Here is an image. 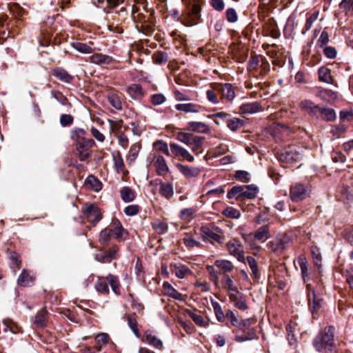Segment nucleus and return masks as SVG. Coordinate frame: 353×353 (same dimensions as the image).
Listing matches in <instances>:
<instances>
[{"label": "nucleus", "instance_id": "nucleus-58", "mask_svg": "<svg viewBox=\"0 0 353 353\" xmlns=\"http://www.w3.org/2000/svg\"><path fill=\"white\" fill-rule=\"evenodd\" d=\"M95 288L97 292L107 294L109 293V288L107 283L105 281H102L101 279H99L97 283L95 284Z\"/></svg>", "mask_w": 353, "mask_h": 353}, {"label": "nucleus", "instance_id": "nucleus-46", "mask_svg": "<svg viewBox=\"0 0 353 353\" xmlns=\"http://www.w3.org/2000/svg\"><path fill=\"white\" fill-rule=\"evenodd\" d=\"M205 138L203 137H194V139L191 143V150L193 152L198 154L199 150L201 149Z\"/></svg>", "mask_w": 353, "mask_h": 353}, {"label": "nucleus", "instance_id": "nucleus-48", "mask_svg": "<svg viewBox=\"0 0 353 353\" xmlns=\"http://www.w3.org/2000/svg\"><path fill=\"white\" fill-rule=\"evenodd\" d=\"M258 188L254 185H250L244 187V197L246 199H253L256 196Z\"/></svg>", "mask_w": 353, "mask_h": 353}, {"label": "nucleus", "instance_id": "nucleus-61", "mask_svg": "<svg viewBox=\"0 0 353 353\" xmlns=\"http://www.w3.org/2000/svg\"><path fill=\"white\" fill-rule=\"evenodd\" d=\"M201 229H202L203 232V233H204V234H205L208 238H210V239H212V240H214V241H216V242H219V241H221V236L219 234H216V233H215V232H214L211 231V230H210L209 228H208L202 227V228H201Z\"/></svg>", "mask_w": 353, "mask_h": 353}, {"label": "nucleus", "instance_id": "nucleus-24", "mask_svg": "<svg viewBox=\"0 0 353 353\" xmlns=\"http://www.w3.org/2000/svg\"><path fill=\"white\" fill-rule=\"evenodd\" d=\"M214 265L219 269L220 272L226 274L234 269L232 263L228 260L219 259L214 262Z\"/></svg>", "mask_w": 353, "mask_h": 353}, {"label": "nucleus", "instance_id": "nucleus-17", "mask_svg": "<svg viewBox=\"0 0 353 353\" xmlns=\"http://www.w3.org/2000/svg\"><path fill=\"white\" fill-rule=\"evenodd\" d=\"M242 332L241 334L235 335L234 339L238 343L252 341L256 338V330L254 327H251Z\"/></svg>", "mask_w": 353, "mask_h": 353}, {"label": "nucleus", "instance_id": "nucleus-62", "mask_svg": "<svg viewBox=\"0 0 353 353\" xmlns=\"http://www.w3.org/2000/svg\"><path fill=\"white\" fill-rule=\"evenodd\" d=\"M165 100V97L161 93L154 94L151 96V102L154 105H161L163 103Z\"/></svg>", "mask_w": 353, "mask_h": 353}, {"label": "nucleus", "instance_id": "nucleus-64", "mask_svg": "<svg viewBox=\"0 0 353 353\" xmlns=\"http://www.w3.org/2000/svg\"><path fill=\"white\" fill-rule=\"evenodd\" d=\"M345 276L350 288L353 289V267H349L345 270Z\"/></svg>", "mask_w": 353, "mask_h": 353}, {"label": "nucleus", "instance_id": "nucleus-53", "mask_svg": "<svg viewBox=\"0 0 353 353\" xmlns=\"http://www.w3.org/2000/svg\"><path fill=\"white\" fill-rule=\"evenodd\" d=\"M153 229L158 234H164L168 231V225L161 221H156L152 223Z\"/></svg>", "mask_w": 353, "mask_h": 353}, {"label": "nucleus", "instance_id": "nucleus-30", "mask_svg": "<svg viewBox=\"0 0 353 353\" xmlns=\"http://www.w3.org/2000/svg\"><path fill=\"white\" fill-rule=\"evenodd\" d=\"M269 228L268 225H263L259 228L254 233L255 239L261 242H265L269 238Z\"/></svg>", "mask_w": 353, "mask_h": 353}, {"label": "nucleus", "instance_id": "nucleus-41", "mask_svg": "<svg viewBox=\"0 0 353 353\" xmlns=\"http://www.w3.org/2000/svg\"><path fill=\"white\" fill-rule=\"evenodd\" d=\"M85 134V131L82 128H75L71 131V139L77 142H81L86 140L87 139L84 138V135Z\"/></svg>", "mask_w": 353, "mask_h": 353}, {"label": "nucleus", "instance_id": "nucleus-2", "mask_svg": "<svg viewBox=\"0 0 353 353\" xmlns=\"http://www.w3.org/2000/svg\"><path fill=\"white\" fill-rule=\"evenodd\" d=\"M306 288L308 303L311 307L312 313H314L321 307L323 299L321 296L320 292L322 290V287L318 284L315 288L310 283H307Z\"/></svg>", "mask_w": 353, "mask_h": 353}, {"label": "nucleus", "instance_id": "nucleus-22", "mask_svg": "<svg viewBox=\"0 0 353 353\" xmlns=\"http://www.w3.org/2000/svg\"><path fill=\"white\" fill-rule=\"evenodd\" d=\"M323 332V337L328 350H331L334 345V328L332 326L326 327Z\"/></svg>", "mask_w": 353, "mask_h": 353}, {"label": "nucleus", "instance_id": "nucleus-10", "mask_svg": "<svg viewBox=\"0 0 353 353\" xmlns=\"http://www.w3.org/2000/svg\"><path fill=\"white\" fill-rule=\"evenodd\" d=\"M163 292L165 296L175 300L185 301V296L178 292L169 282L165 281L163 283Z\"/></svg>", "mask_w": 353, "mask_h": 353}, {"label": "nucleus", "instance_id": "nucleus-6", "mask_svg": "<svg viewBox=\"0 0 353 353\" xmlns=\"http://www.w3.org/2000/svg\"><path fill=\"white\" fill-rule=\"evenodd\" d=\"M83 216L90 223H97L102 219V215L97 206L90 205L85 207L83 210Z\"/></svg>", "mask_w": 353, "mask_h": 353}, {"label": "nucleus", "instance_id": "nucleus-15", "mask_svg": "<svg viewBox=\"0 0 353 353\" xmlns=\"http://www.w3.org/2000/svg\"><path fill=\"white\" fill-rule=\"evenodd\" d=\"M35 280V276L30 272L23 270L17 279V283L23 287H28L33 285Z\"/></svg>", "mask_w": 353, "mask_h": 353}, {"label": "nucleus", "instance_id": "nucleus-26", "mask_svg": "<svg viewBox=\"0 0 353 353\" xmlns=\"http://www.w3.org/2000/svg\"><path fill=\"white\" fill-rule=\"evenodd\" d=\"M157 172L160 176L165 175L169 170L165 159L162 156H158L155 161Z\"/></svg>", "mask_w": 353, "mask_h": 353}, {"label": "nucleus", "instance_id": "nucleus-18", "mask_svg": "<svg viewBox=\"0 0 353 353\" xmlns=\"http://www.w3.org/2000/svg\"><path fill=\"white\" fill-rule=\"evenodd\" d=\"M52 74L59 81L70 83L73 81L74 77L68 71L62 68H56L52 70Z\"/></svg>", "mask_w": 353, "mask_h": 353}, {"label": "nucleus", "instance_id": "nucleus-4", "mask_svg": "<svg viewBox=\"0 0 353 353\" xmlns=\"http://www.w3.org/2000/svg\"><path fill=\"white\" fill-rule=\"evenodd\" d=\"M119 248L114 245L109 250H104L101 253L97 254L94 259L98 262L102 263H110L112 260L117 259L119 256Z\"/></svg>", "mask_w": 353, "mask_h": 353}, {"label": "nucleus", "instance_id": "nucleus-39", "mask_svg": "<svg viewBox=\"0 0 353 353\" xmlns=\"http://www.w3.org/2000/svg\"><path fill=\"white\" fill-rule=\"evenodd\" d=\"M85 183L96 192L101 190L102 188V183L92 175L89 176L86 179Z\"/></svg>", "mask_w": 353, "mask_h": 353}, {"label": "nucleus", "instance_id": "nucleus-44", "mask_svg": "<svg viewBox=\"0 0 353 353\" xmlns=\"http://www.w3.org/2000/svg\"><path fill=\"white\" fill-rule=\"evenodd\" d=\"M255 321L254 319L249 318L239 321L237 322V325L235 327H237L239 330L244 331L247 329L251 328V325L254 324Z\"/></svg>", "mask_w": 353, "mask_h": 353}, {"label": "nucleus", "instance_id": "nucleus-45", "mask_svg": "<svg viewBox=\"0 0 353 353\" xmlns=\"http://www.w3.org/2000/svg\"><path fill=\"white\" fill-rule=\"evenodd\" d=\"M186 312L196 325L203 327L207 325V322L205 321L202 316L197 314L190 310H187Z\"/></svg>", "mask_w": 353, "mask_h": 353}, {"label": "nucleus", "instance_id": "nucleus-23", "mask_svg": "<svg viewBox=\"0 0 353 353\" xmlns=\"http://www.w3.org/2000/svg\"><path fill=\"white\" fill-rule=\"evenodd\" d=\"M126 92L133 99H140L143 96V92L141 86L136 83L127 87Z\"/></svg>", "mask_w": 353, "mask_h": 353}, {"label": "nucleus", "instance_id": "nucleus-7", "mask_svg": "<svg viewBox=\"0 0 353 353\" xmlns=\"http://www.w3.org/2000/svg\"><path fill=\"white\" fill-rule=\"evenodd\" d=\"M142 341L157 350H163V342L151 330H146L143 336Z\"/></svg>", "mask_w": 353, "mask_h": 353}, {"label": "nucleus", "instance_id": "nucleus-36", "mask_svg": "<svg viewBox=\"0 0 353 353\" xmlns=\"http://www.w3.org/2000/svg\"><path fill=\"white\" fill-rule=\"evenodd\" d=\"M106 279L108 281V283H110L112 291L116 294H120V284H119L118 277L113 274H109L106 276Z\"/></svg>", "mask_w": 353, "mask_h": 353}, {"label": "nucleus", "instance_id": "nucleus-13", "mask_svg": "<svg viewBox=\"0 0 353 353\" xmlns=\"http://www.w3.org/2000/svg\"><path fill=\"white\" fill-rule=\"evenodd\" d=\"M306 189L301 183H296L290 188V196L292 201H300L305 199Z\"/></svg>", "mask_w": 353, "mask_h": 353}, {"label": "nucleus", "instance_id": "nucleus-31", "mask_svg": "<svg viewBox=\"0 0 353 353\" xmlns=\"http://www.w3.org/2000/svg\"><path fill=\"white\" fill-rule=\"evenodd\" d=\"M319 78L321 81L327 83H333L330 70L325 67H321L318 71Z\"/></svg>", "mask_w": 353, "mask_h": 353}, {"label": "nucleus", "instance_id": "nucleus-56", "mask_svg": "<svg viewBox=\"0 0 353 353\" xmlns=\"http://www.w3.org/2000/svg\"><path fill=\"white\" fill-rule=\"evenodd\" d=\"M247 263L249 265L252 274L255 278L259 277V270H258V266L256 260L252 256H248L247 259Z\"/></svg>", "mask_w": 353, "mask_h": 353}, {"label": "nucleus", "instance_id": "nucleus-34", "mask_svg": "<svg viewBox=\"0 0 353 353\" xmlns=\"http://www.w3.org/2000/svg\"><path fill=\"white\" fill-rule=\"evenodd\" d=\"M313 346L318 352H322L325 349H327V345L324 342L323 337V332H319L314 339L312 342Z\"/></svg>", "mask_w": 353, "mask_h": 353}, {"label": "nucleus", "instance_id": "nucleus-55", "mask_svg": "<svg viewBox=\"0 0 353 353\" xmlns=\"http://www.w3.org/2000/svg\"><path fill=\"white\" fill-rule=\"evenodd\" d=\"M298 326V323L296 322H293L292 320L290 321V323H288V341L290 342V345L293 344V342L292 341H295L296 339H294V332L296 330V327Z\"/></svg>", "mask_w": 353, "mask_h": 353}, {"label": "nucleus", "instance_id": "nucleus-9", "mask_svg": "<svg viewBox=\"0 0 353 353\" xmlns=\"http://www.w3.org/2000/svg\"><path fill=\"white\" fill-rule=\"evenodd\" d=\"M214 90L228 101H232L235 97L234 90L230 83L215 85Z\"/></svg>", "mask_w": 353, "mask_h": 353}, {"label": "nucleus", "instance_id": "nucleus-33", "mask_svg": "<svg viewBox=\"0 0 353 353\" xmlns=\"http://www.w3.org/2000/svg\"><path fill=\"white\" fill-rule=\"evenodd\" d=\"M261 109L260 105L256 103H248L243 104L241 106V110L245 114H252L259 111Z\"/></svg>", "mask_w": 353, "mask_h": 353}, {"label": "nucleus", "instance_id": "nucleus-5", "mask_svg": "<svg viewBox=\"0 0 353 353\" xmlns=\"http://www.w3.org/2000/svg\"><path fill=\"white\" fill-rule=\"evenodd\" d=\"M226 246L231 255L236 257L238 261L244 262L245 256L243 245L239 241L232 239L227 243Z\"/></svg>", "mask_w": 353, "mask_h": 353}, {"label": "nucleus", "instance_id": "nucleus-12", "mask_svg": "<svg viewBox=\"0 0 353 353\" xmlns=\"http://www.w3.org/2000/svg\"><path fill=\"white\" fill-rule=\"evenodd\" d=\"M170 150L175 157H181L189 162L194 161V157L184 148L179 145L172 143L170 144Z\"/></svg>", "mask_w": 353, "mask_h": 353}, {"label": "nucleus", "instance_id": "nucleus-25", "mask_svg": "<svg viewBox=\"0 0 353 353\" xmlns=\"http://www.w3.org/2000/svg\"><path fill=\"white\" fill-rule=\"evenodd\" d=\"M268 245L274 252L281 253L285 249V241L276 238L274 240L270 241L268 243Z\"/></svg>", "mask_w": 353, "mask_h": 353}, {"label": "nucleus", "instance_id": "nucleus-32", "mask_svg": "<svg viewBox=\"0 0 353 353\" xmlns=\"http://www.w3.org/2000/svg\"><path fill=\"white\" fill-rule=\"evenodd\" d=\"M120 194L121 199L125 203L131 202L135 198L134 191L129 187H123L120 191Z\"/></svg>", "mask_w": 353, "mask_h": 353}, {"label": "nucleus", "instance_id": "nucleus-40", "mask_svg": "<svg viewBox=\"0 0 353 353\" xmlns=\"http://www.w3.org/2000/svg\"><path fill=\"white\" fill-rule=\"evenodd\" d=\"M195 136L188 132H179L176 135V139L179 141L185 143L188 146H191V143Z\"/></svg>", "mask_w": 353, "mask_h": 353}, {"label": "nucleus", "instance_id": "nucleus-8", "mask_svg": "<svg viewBox=\"0 0 353 353\" xmlns=\"http://www.w3.org/2000/svg\"><path fill=\"white\" fill-rule=\"evenodd\" d=\"M108 228L111 230L112 236L114 237L119 241L123 240L124 236L128 234V232L123 228L121 222L117 219L113 220Z\"/></svg>", "mask_w": 353, "mask_h": 353}, {"label": "nucleus", "instance_id": "nucleus-52", "mask_svg": "<svg viewBox=\"0 0 353 353\" xmlns=\"http://www.w3.org/2000/svg\"><path fill=\"white\" fill-rule=\"evenodd\" d=\"M153 61L157 64L165 63L168 61V55L163 52H157L152 55Z\"/></svg>", "mask_w": 353, "mask_h": 353}, {"label": "nucleus", "instance_id": "nucleus-37", "mask_svg": "<svg viewBox=\"0 0 353 353\" xmlns=\"http://www.w3.org/2000/svg\"><path fill=\"white\" fill-rule=\"evenodd\" d=\"M126 320L128 326L136 336V337L140 338L141 334L138 329V325L136 319L132 315H128L126 316Z\"/></svg>", "mask_w": 353, "mask_h": 353}, {"label": "nucleus", "instance_id": "nucleus-49", "mask_svg": "<svg viewBox=\"0 0 353 353\" xmlns=\"http://www.w3.org/2000/svg\"><path fill=\"white\" fill-rule=\"evenodd\" d=\"M109 103L117 110H121L122 103L120 97L116 94H111L108 97Z\"/></svg>", "mask_w": 353, "mask_h": 353}, {"label": "nucleus", "instance_id": "nucleus-3", "mask_svg": "<svg viewBox=\"0 0 353 353\" xmlns=\"http://www.w3.org/2000/svg\"><path fill=\"white\" fill-rule=\"evenodd\" d=\"M94 145V141L88 139L81 142L76 143V155L80 161H86L91 157L90 149Z\"/></svg>", "mask_w": 353, "mask_h": 353}, {"label": "nucleus", "instance_id": "nucleus-42", "mask_svg": "<svg viewBox=\"0 0 353 353\" xmlns=\"http://www.w3.org/2000/svg\"><path fill=\"white\" fill-rule=\"evenodd\" d=\"M227 125L232 131H236L243 125V121L238 118L229 119Z\"/></svg>", "mask_w": 353, "mask_h": 353}, {"label": "nucleus", "instance_id": "nucleus-29", "mask_svg": "<svg viewBox=\"0 0 353 353\" xmlns=\"http://www.w3.org/2000/svg\"><path fill=\"white\" fill-rule=\"evenodd\" d=\"M70 45L74 49L82 54H91L94 51L91 46L81 42L74 41L72 42Z\"/></svg>", "mask_w": 353, "mask_h": 353}, {"label": "nucleus", "instance_id": "nucleus-21", "mask_svg": "<svg viewBox=\"0 0 353 353\" xmlns=\"http://www.w3.org/2000/svg\"><path fill=\"white\" fill-rule=\"evenodd\" d=\"M177 168L180 172L186 177H195L197 176L201 172V170L197 167L178 164Z\"/></svg>", "mask_w": 353, "mask_h": 353}, {"label": "nucleus", "instance_id": "nucleus-51", "mask_svg": "<svg viewBox=\"0 0 353 353\" xmlns=\"http://www.w3.org/2000/svg\"><path fill=\"white\" fill-rule=\"evenodd\" d=\"M212 306L217 320L219 322H223L225 319V315L223 313L221 305L218 302H213Z\"/></svg>", "mask_w": 353, "mask_h": 353}, {"label": "nucleus", "instance_id": "nucleus-43", "mask_svg": "<svg viewBox=\"0 0 353 353\" xmlns=\"http://www.w3.org/2000/svg\"><path fill=\"white\" fill-rule=\"evenodd\" d=\"M112 237L111 230L108 228H105L99 234V243L103 245L108 244L110 238Z\"/></svg>", "mask_w": 353, "mask_h": 353}, {"label": "nucleus", "instance_id": "nucleus-14", "mask_svg": "<svg viewBox=\"0 0 353 353\" xmlns=\"http://www.w3.org/2000/svg\"><path fill=\"white\" fill-rule=\"evenodd\" d=\"M301 108L312 117H319L320 115L321 107L310 100L303 101L301 103Z\"/></svg>", "mask_w": 353, "mask_h": 353}, {"label": "nucleus", "instance_id": "nucleus-59", "mask_svg": "<svg viewBox=\"0 0 353 353\" xmlns=\"http://www.w3.org/2000/svg\"><path fill=\"white\" fill-rule=\"evenodd\" d=\"M299 264L300 265L302 277L304 280V282H306V278L308 276V272H307V262L305 261V258L299 257L298 259Z\"/></svg>", "mask_w": 353, "mask_h": 353}, {"label": "nucleus", "instance_id": "nucleus-47", "mask_svg": "<svg viewBox=\"0 0 353 353\" xmlns=\"http://www.w3.org/2000/svg\"><path fill=\"white\" fill-rule=\"evenodd\" d=\"M154 148L157 151H161L167 156H170L168 147L166 143L161 140H158L153 143Z\"/></svg>", "mask_w": 353, "mask_h": 353}, {"label": "nucleus", "instance_id": "nucleus-16", "mask_svg": "<svg viewBox=\"0 0 353 353\" xmlns=\"http://www.w3.org/2000/svg\"><path fill=\"white\" fill-rule=\"evenodd\" d=\"M172 272L179 279H184L192 274V272L185 265L182 263H175L171 265Z\"/></svg>", "mask_w": 353, "mask_h": 353}, {"label": "nucleus", "instance_id": "nucleus-38", "mask_svg": "<svg viewBox=\"0 0 353 353\" xmlns=\"http://www.w3.org/2000/svg\"><path fill=\"white\" fill-rule=\"evenodd\" d=\"M222 283L229 293L237 292V287L234 285L233 281L228 274H224L222 279Z\"/></svg>", "mask_w": 353, "mask_h": 353}, {"label": "nucleus", "instance_id": "nucleus-54", "mask_svg": "<svg viewBox=\"0 0 353 353\" xmlns=\"http://www.w3.org/2000/svg\"><path fill=\"white\" fill-rule=\"evenodd\" d=\"M318 16H319L318 12H314L307 19L304 28L302 31L303 34H305L307 31H308L312 28L314 22H315L316 21Z\"/></svg>", "mask_w": 353, "mask_h": 353}, {"label": "nucleus", "instance_id": "nucleus-57", "mask_svg": "<svg viewBox=\"0 0 353 353\" xmlns=\"http://www.w3.org/2000/svg\"><path fill=\"white\" fill-rule=\"evenodd\" d=\"M234 196L244 197V187L234 186L228 193V197L231 199Z\"/></svg>", "mask_w": 353, "mask_h": 353}, {"label": "nucleus", "instance_id": "nucleus-20", "mask_svg": "<svg viewBox=\"0 0 353 353\" xmlns=\"http://www.w3.org/2000/svg\"><path fill=\"white\" fill-rule=\"evenodd\" d=\"M176 110L185 113H198L201 110V105L196 103H178L175 105Z\"/></svg>", "mask_w": 353, "mask_h": 353}, {"label": "nucleus", "instance_id": "nucleus-60", "mask_svg": "<svg viewBox=\"0 0 353 353\" xmlns=\"http://www.w3.org/2000/svg\"><path fill=\"white\" fill-rule=\"evenodd\" d=\"M320 114L322 115L325 119L328 121H332L335 118V112L330 108H321Z\"/></svg>", "mask_w": 353, "mask_h": 353}, {"label": "nucleus", "instance_id": "nucleus-27", "mask_svg": "<svg viewBox=\"0 0 353 353\" xmlns=\"http://www.w3.org/2000/svg\"><path fill=\"white\" fill-rule=\"evenodd\" d=\"M48 311L43 308L39 311L34 319V323L40 327H45L48 321Z\"/></svg>", "mask_w": 353, "mask_h": 353}, {"label": "nucleus", "instance_id": "nucleus-28", "mask_svg": "<svg viewBox=\"0 0 353 353\" xmlns=\"http://www.w3.org/2000/svg\"><path fill=\"white\" fill-rule=\"evenodd\" d=\"M196 213L194 208H184L181 210L179 216L183 221L189 223L196 216Z\"/></svg>", "mask_w": 353, "mask_h": 353}, {"label": "nucleus", "instance_id": "nucleus-19", "mask_svg": "<svg viewBox=\"0 0 353 353\" xmlns=\"http://www.w3.org/2000/svg\"><path fill=\"white\" fill-rule=\"evenodd\" d=\"M187 130L198 132V133H208L210 131L208 126L200 121H190L187 124Z\"/></svg>", "mask_w": 353, "mask_h": 353}, {"label": "nucleus", "instance_id": "nucleus-11", "mask_svg": "<svg viewBox=\"0 0 353 353\" xmlns=\"http://www.w3.org/2000/svg\"><path fill=\"white\" fill-rule=\"evenodd\" d=\"M89 59L91 63L101 66L110 65L115 61L112 57L102 53H94Z\"/></svg>", "mask_w": 353, "mask_h": 353}, {"label": "nucleus", "instance_id": "nucleus-35", "mask_svg": "<svg viewBox=\"0 0 353 353\" xmlns=\"http://www.w3.org/2000/svg\"><path fill=\"white\" fill-rule=\"evenodd\" d=\"M159 192L163 196L170 199L174 194L173 186L170 183H161Z\"/></svg>", "mask_w": 353, "mask_h": 353}, {"label": "nucleus", "instance_id": "nucleus-63", "mask_svg": "<svg viewBox=\"0 0 353 353\" xmlns=\"http://www.w3.org/2000/svg\"><path fill=\"white\" fill-rule=\"evenodd\" d=\"M226 19L230 23H234L238 20V15L234 8H228L225 12Z\"/></svg>", "mask_w": 353, "mask_h": 353}, {"label": "nucleus", "instance_id": "nucleus-50", "mask_svg": "<svg viewBox=\"0 0 353 353\" xmlns=\"http://www.w3.org/2000/svg\"><path fill=\"white\" fill-rule=\"evenodd\" d=\"M223 214L228 218L239 219L241 216V212L239 210L233 208L228 207L223 211Z\"/></svg>", "mask_w": 353, "mask_h": 353}, {"label": "nucleus", "instance_id": "nucleus-1", "mask_svg": "<svg viewBox=\"0 0 353 353\" xmlns=\"http://www.w3.org/2000/svg\"><path fill=\"white\" fill-rule=\"evenodd\" d=\"M187 6H192V8L183 14L181 22L185 26H192L201 21V8L199 0H182Z\"/></svg>", "mask_w": 353, "mask_h": 353}]
</instances>
